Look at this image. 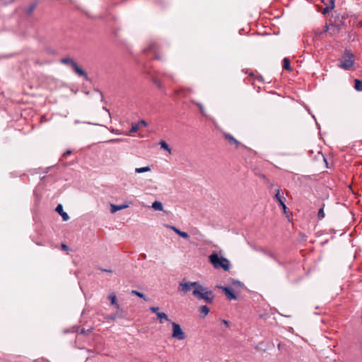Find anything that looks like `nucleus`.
Masks as SVG:
<instances>
[{
  "label": "nucleus",
  "instance_id": "nucleus-22",
  "mask_svg": "<svg viewBox=\"0 0 362 362\" xmlns=\"http://www.w3.org/2000/svg\"><path fill=\"white\" fill-rule=\"evenodd\" d=\"M131 293L132 295L136 296L141 298H143L145 301L148 300V298L143 293H141L136 290L132 291Z\"/></svg>",
  "mask_w": 362,
  "mask_h": 362
},
{
  "label": "nucleus",
  "instance_id": "nucleus-18",
  "mask_svg": "<svg viewBox=\"0 0 362 362\" xmlns=\"http://www.w3.org/2000/svg\"><path fill=\"white\" fill-rule=\"evenodd\" d=\"M157 317L159 318L160 320V323L163 324V320H165V321H168V322H172L167 314H165V313H157Z\"/></svg>",
  "mask_w": 362,
  "mask_h": 362
},
{
  "label": "nucleus",
  "instance_id": "nucleus-29",
  "mask_svg": "<svg viewBox=\"0 0 362 362\" xmlns=\"http://www.w3.org/2000/svg\"><path fill=\"white\" fill-rule=\"evenodd\" d=\"M151 80H152V82L155 85H156L158 88H162L161 82L157 78L152 77Z\"/></svg>",
  "mask_w": 362,
  "mask_h": 362
},
{
  "label": "nucleus",
  "instance_id": "nucleus-30",
  "mask_svg": "<svg viewBox=\"0 0 362 362\" xmlns=\"http://www.w3.org/2000/svg\"><path fill=\"white\" fill-rule=\"evenodd\" d=\"M319 158H322L323 160L327 164V159L320 151H318L317 154L315 156L316 159H318Z\"/></svg>",
  "mask_w": 362,
  "mask_h": 362
},
{
  "label": "nucleus",
  "instance_id": "nucleus-34",
  "mask_svg": "<svg viewBox=\"0 0 362 362\" xmlns=\"http://www.w3.org/2000/svg\"><path fill=\"white\" fill-rule=\"evenodd\" d=\"M117 317L116 316L115 314H113V315H109L106 317L107 320H112V321H114L116 320Z\"/></svg>",
  "mask_w": 362,
  "mask_h": 362
},
{
  "label": "nucleus",
  "instance_id": "nucleus-11",
  "mask_svg": "<svg viewBox=\"0 0 362 362\" xmlns=\"http://www.w3.org/2000/svg\"><path fill=\"white\" fill-rule=\"evenodd\" d=\"M223 137L230 144L235 145L236 148L240 144V143L236 139H235L233 135H231L229 133H224Z\"/></svg>",
  "mask_w": 362,
  "mask_h": 362
},
{
  "label": "nucleus",
  "instance_id": "nucleus-25",
  "mask_svg": "<svg viewBox=\"0 0 362 362\" xmlns=\"http://www.w3.org/2000/svg\"><path fill=\"white\" fill-rule=\"evenodd\" d=\"M151 170L150 167L148 166H146V167H142V168H137L135 169V172L136 173H146V172H148Z\"/></svg>",
  "mask_w": 362,
  "mask_h": 362
},
{
  "label": "nucleus",
  "instance_id": "nucleus-17",
  "mask_svg": "<svg viewBox=\"0 0 362 362\" xmlns=\"http://www.w3.org/2000/svg\"><path fill=\"white\" fill-rule=\"evenodd\" d=\"M108 298L110 299V304L112 305H115L117 309L121 310V308H120L119 305L117 302L116 296L114 293L110 294L108 296Z\"/></svg>",
  "mask_w": 362,
  "mask_h": 362
},
{
  "label": "nucleus",
  "instance_id": "nucleus-15",
  "mask_svg": "<svg viewBox=\"0 0 362 362\" xmlns=\"http://www.w3.org/2000/svg\"><path fill=\"white\" fill-rule=\"evenodd\" d=\"M110 206H111V209H110L111 213H115L117 211L127 208L129 206V205L128 204L115 205V204H111Z\"/></svg>",
  "mask_w": 362,
  "mask_h": 362
},
{
  "label": "nucleus",
  "instance_id": "nucleus-14",
  "mask_svg": "<svg viewBox=\"0 0 362 362\" xmlns=\"http://www.w3.org/2000/svg\"><path fill=\"white\" fill-rule=\"evenodd\" d=\"M60 62L66 66H70L71 69L74 66V64H76V62L69 57L62 58L60 59Z\"/></svg>",
  "mask_w": 362,
  "mask_h": 362
},
{
  "label": "nucleus",
  "instance_id": "nucleus-5",
  "mask_svg": "<svg viewBox=\"0 0 362 362\" xmlns=\"http://www.w3.org/2000/svg\"><path fill=\"white\" fill-rule=\"evenodd\" d=\"M199 284L200 283L199 281H194V282L188 281V282H180L179 285L181 287V291L185 293H187L189 291H190L192 290V288L197 289Z\"/></svg>",
  "mask_w": 362,
  "mask_h": 362
},
{
  "label": "nucleus",
  "instance_id": "nucleus-7",
  "mask_svg": "<svg viewBox=\"0 0 362 362\" xmlns=\"http://www.w3.org/2000/svg\"><path fill=\"white\" fill-rule=\"evenodd\" d=\"M217 288L221 289L224 293L228 299L236 300L238 298L237 295L234 293L233 290L230 287L217 286Z\"/></svg>",
  "mask_w": 362,
  "mask_h": 362
},
{
  "label": "nucleus",
  "instance_id": "nucleus-26",
  "mask_svg": "<svg viewBox=\"0 0 362 362\" xmlns=\"http://www.w3.org/2000/svg\"><path fill=\"white\" fill-rule=\"evenodd\" d=\"M139 129V124L132 123V127H131V129L129 130V134H132V133L136 132Z\"/></svg>",
  "mask_w": 362,
  "mask_h": 362
},
{
  "label": "nucleus",
  "instance_id": "nucleus-36",
  "mask_svg": "<svg viewBox=\"0 0 362 362\" xmlns=\"http://www.w3.org/2000/svg\"><path fill=\"white\" fill-rule=\"evenodd\" d=\"M61 248L62 250L64 251H68L69 250V247L67 245H66L65 243H62L61 245Z\"/></svg>",
  "mask_w": 362,
  "mask_h": 362
},
{
  "label": "nucleus",
  "instance_id": "nucleus-41",
  "mask_svg": "<svg viewBox=\"0 0 362 362\" xmlns=\"http://www.w3.org/2000/svg\"><path fill=\"white\" fill-rule=\"evenodd\" d=\"M155 2L158 4H162L163 3L162 0H155Z\"/></svg>",
  "mask_w": 362,
  "mask_h": 362
},
{
  "label": "nucleus",
  "instance_id": "nucleus-1",
  "mask_svg": "<svg viewBox=\"0 0 362 362\" xmlns=\"http://www.w3.org/2000/svg\"><path fill=\"white\" fill-rule=\"evenodd\" d=\"M192 295L197 300H204L207 303H212L215 297L212 291L209 290L208 288L203 286L201 284H199L197 289H193Z\"/></svg>",
  "mask_w": 362,
  "mask_h": 362
},
{
  "label": "nucleus",
  "instance_id": "nucleus-35",
  "mask_svg": "<svg viewBox=\"0 0 362 362\" xmlns=\"http://www.w3.org/2000/svg\"><path fill=\"white\" fill-rule=\"evenodd\" d=\"M233 285H237V286H243V284L242 282H240V281H238V280H233Z\"/></svg>",
  "mask_w": 362,
  "mask_h": 362
},
{
  "label": "nucleus",
  "instance_id": "nucleus-10",
  "mask_svg": "<svg viewBox=\"0 0 362 362\" xmlns=\"http://www.w3.org/2000/svg\"><path fill=\"white\" fill-rule=\"evenodd\" d=\"M274 199H276L277 200L279 206L282 208V209L284 211H286L287 207L284 203L285 198L282 195H281L279 189L276 190V193L274 195Z\"/></svg>",
  "mask_w": 362,
  "mask_h": 362
},
{
  "label": "nucleus",
  "instance_id": "nucleus-42",
  "mask_svg": "<svg viewBox=\"0 0 362 362\" xmlns=\"http://www.w3.org/2000/svg\"><path fill=\"white\" fill-rule=\"evenodd\" d=\"M80 334H86V331L84 329H82L80 332Z\"/></svg>",
  "mask_w": 362,
  "mask_h": 362
},
{
  "label": "nucleus",
  "instance_id": "nucleus-43",
  "mask_svg": "<svg viewBox=\"0 0 362 362\" xmlns=\"http://www.w3.org/2000/svg\"><path fill=\"white\" fill-rule=\"evenodd\" d=\"M257 80L259 81H263V77L262 76H259L258 78H257Z\"/></svg>",
  "mask_w": 362,
  "mask_h": 362
},
{
  "label": "nucleus",
  "instance_id": "nucleus-40",
  "mask_svg": "<svg viewBox=\"0 0 362 362\" xmlns=\"http://www.w3.org/2000/svg\"><path fill=\"white\" fill-rule=\"evenodd\" d=\"M102 272H107V273H112V271L111 269H100Z\"/></svg>",
  "mask_w": 362,
  "mask_h": 362
},
{
  "label": "nucleus",
  "instance_id": "nucleus-27",
  "mask_svg": "<svg viewBox=\"0 0 362 362\" xmlns=\"http://www.w3.org/2000/svg\"><path fill=\"white\" fill-rule=\"evenodd\" d=\"M324 206L325 205L323 204L322 206L319 209L318 211V213H317V217L320 220H322V218H325V212H324Z\"/></svg>",
  "mask_w": 362,
  "mask_h": 362
},
{
  "label": "nucleus",
  "instance_id": "nucleus-13",
  "mask_svg": "<svg viewBox=\"0 0 362 362\" xmlns=\"http://www.w3.org/2000/svg\"><path fill=\"white\" fill-rule=\"evenodd\" d=\"M55 211L61 215L63 221H68L69 219L68 214L64 211L62 204H58L55 209Z\"/></svg>",
  "mask_w": 362,
  "mask_h": 362
},
{
  "label": "nucleus",
  "instance_id": "nucleus-28",
  "mask_svg": "<svg viewBox=\"0 0 362 362\" xmlns=\"http://www.w3.org/2000/svg\"><path fill=\"white\" fill-rule=\"evenodd\" d=\"M195 105L199 107L200 113L202 115L206 116V112H205V110H204V107L202 105V104L200 103H195Z\"/></svg>",
  "mask_w": 362,
  "mask_h": 362
},
{
  "label": "nucleus",
  "instance_id": "nucleus-2",
  "mask_svg": "<svg viewBox=\"0 0 362 362\" xmlns=\"http://www.w3.org/2000/svg\"><path fill=\"white\" fill-rule=\"evenodd\" d=\"M339 67L344 70H350L354 64L355 56L349 49H345L343 55L339 59Z\"/></svg>",
  "mask_w": 362,
  "mask_h": 362
},
{
  "label": "nucleus",
  "instance_id": "nucleus-19",
  "mask_svg": "<svg viewBox=\"0 0 362 362\" xmlns=\"http://www.w3.org/2000/svg\"><path fill=\"white\" fill-rule=\"evenodd\" d=\"M199 313L200 314H203V317H204L206 315H207L210 311L209 307L206 305H201L199 308Z\"/></svg>",
  "mask_w": 362,
  "mask_h": 362
},
{
  "label": "nucleus",
  "instance_id": "nucleus-33",
  "mask_svg": "<svg viewBox=\"0 0 362 362\" xmlns=\"http://www.w3.org/2000/svg\"><path fill=\"white\" fill-rule=\"evenodd\" d=\"M149 310L153 313H156L157 315V313H159L158 312V310H159V308L158 307H151L149 308Z\"/></svg>",
  "mask_w": 362,
  "mask_h": 362
},
{
  "label": "nucleus",
  "instance_id": "nucleus-24",
  "mask_svg": "<svg viewBox=\"0 0 362 362\" xmlns=\"http://www.w3.org/2000/svg\"><path fill=\"white\" fill-rule=\"evenodd\" d=\"M159 144L160 145V148L167 151L169 153H171V148H170L169 145L165 141H161Z\"/></svg>",
  "mask_w": 362,
  "mask_h": 362
},
{
  "label": "nucleus",
  "instance_id": "nucleus-32",
  "mask_svg": "<svg viewBox=\"0 0 362 362\" xmlns=\"http://www.w3.org/2000/svg\"><path fill=\"white\" fill-rule=\"evenodd\" d=\"M117 312L115 313L117 317H122V313L123 310L121 308V310L117 309Z\"/></svg>",
  "mask_w": 362,
  "mask_h": 362
},
{
  "label": "nucleus",
  "instance_id": "nucleus-8",
  "mask_svg": "<svg viewBox=\"0 0 362 362\" xmlns=\"http://www.w3.org/2000/svg\"><path fill=\"white\" fill-rule=\"evenodd\" d=\"M72 70L78 76L83 77L84 80H86L87 81H90V78H89L87 73L83 69L79 67L77 63L76 64H74V66L72 67Z\"/></svg>",
  "mask_w": 362,
  "mask_h": 362
},
{
  "label": "nucleus",
  "instance_id": "nucleus-37",
  "mask_svg": "<svg viewBox=\"0 0 362 362\" xmlns=\"http://www.w3.org/2000/svg\"><path fill=\"white\" fill-rule=\"evenodd\" d=\"M138 124H139V127H140V126H143V127H146V126H147V123H146V122L145 120H144V119H141V120L139 122V123H138Z\"/></svg>",
  "mask_w": 362,
  "mask_h": 362
},
{
  "label": "nucleus",
  "instance_id": "nucleus-23",
  "mask_svg": "<svg viewBox=\"0 0 362 362\" xmlns=\"http://www.w3.org/2000/svg\"><path fill=\"white\" fill-rule=\"evenodd\" d=\"M283 68L286 70H291V64L288 58H284L283 60Z\"/></svg>",
  "mask_w": 362,
  "mask_h": 362
},
{
  "label": "nucleus",
  "instance_id": "nucleus-39",
  "mask_svg": "<svg viewBox=\"0 0 362 362\" xmlns=\"http://www.w3.org/2000/svg\"><path fill=\"white\" fill-rule=\"evenodd\" d=\"M268 255H269V257L272 258L274 260H276V257L274 254L269 253Z\"/></svg>",
  "mask_w": 362,
  "mask_h": 362
},
{
  "label": "nucleus",
  "instance_id": "nucleus-44",
  "mask_svg": "<svg viewBox=\"0 0 362 362\" xmlns=\"http://www.w3.org/2000/svg\"><path fill=\"white\" fill-rule=\"evenodd\" d=\"M274 261L276 262L277 264H279V265H282L283 264L282 262H280L277 258H276V260H274Z\"/></svg>",
  "mask_w": 362,
  "mask_h": 362
},
{
  "label": "nucleus",
  "instance_id": "nucleus-9",
  "mask_svg": "<svg viewBox=\"0 0 362 362\" xmlns=\"http://www.w3.org/2000/svg\"><path fill=\"white\" fill-rule=\"evenodd\" d=\"M37 5H38V1H35L32 2L31 4H30L23 10L25 14L27 16H28V17L32 16L33 14L34 11L37 8Z\"/></svg>",
  "mask_w": 362,
  "mask_h": 362
},
{
  "label": "nucleus",
  "instance_id": "nucleus-20",
  "mask_svg": "<svg viewBox=\"0 0 362 362\" xmlns=\"http://www.w3.org/2000/svg\"><path fill=\"white\" fill-rule=\"evenodd\" d=\"M152 208L156 211H162L163 209V204L159 201H155L152 204Z\"/></svg>",
  "mask_w": 362,
  "mask_h": 362
},
{
  "label": "nucleus",
  "instance_id": "nucleus-16",
  "mask_svg": "<svg viewBox=\"0 0 362 362\" xmlns=\"http://www.w3.org/2000/svg\"><path fill=\"white\" fill-rule=\"evenodd\" d=\"M329 4L326 6L322 11V13L324 15L329 13L334 8L335 0H329Z\"/></svg>",
  "mask_w": 362,
  "mask_h": 362
},
{
  "label": "nucleus",
  "instance_id": "nucleus-45",
  "mask_svg": "<svg viewBox=\"0 0 362 362\" xmlns=\"http://www.w3.org/2000/svg\"><path fill=\"white\" fill-rule=\"evenodd\" d=\"M261 177H262V178H263L264 180H267V179H266V176H265L264 175H261Z\"/></svg>",
  "mask_w": 362,
  "mask_h": 362
},
{
  "label": "nucleus",
  "instance_id": "nucleus-21",
  "mask_svg": "<svg viewBox=\"0 0 362 362\" xmlns=\"http://www.w3.org/2000/svg\"><path fill=\"white\" fill-rule=\"evenodd\" d=\"M354 88L357 91H362V81L359 79L354 80Z\"/></svg>",
  "mask_w": 362,
  "mask_h": 362
},
{
  "label": "nucleus",
  "instance_id": "nucleus-46",
  "mask_svg": "<svg viewBox=\"0 0 362 362\" xmlns=\"http://www.w3.org/2000/svg\"><path fill=\"white\" fill-rule=\"evenodd\" d=\"M308 153H309L310 154H312V153H313V151H308Z\"/></svg>",
  "mask_w": 362,
  "mask_h": 362
},
{
  "label": "nucleus",
  "instance_id": "nucleus-12",
  "mask_svg": "<svg viewBox=\"0 0 362 362\" xmlns=\"http://www.w3.org/2000/svg\"><path fill=\"white\" fill-rule=\"evenodd\" d=\"M170 228H171L176 234L179 236L182 237L184 239L188 240L189 238V235L187 232H184L180 230L179 228L174 226H168Z\"/></svg>",
  "mask_w": 362,
  "mask_h": 362
},
{
  "label": "nucleus",
  "instance_id": "nucleus-38",
  "mask_svg": "<svg viewBox=\"0 0 362 362\" xmlns=\"http://www.w3.org/2000/svg\"><path fill=\"white\" fill-rule=\"evenodd\" d=\"M221 322L225 325H226L227 327H229L230 325V322L226 320H222Z\"/></svg>",
  "mask_w": 362,
  "mask_h": 362
},
{
  "label": "nucleus",
  "instance_id": "nucleus-4",
  "mask_svg": "<svg viewBox=\"0 0 362 362\" xmlns=\"http://www.w3.org/2000/svg\"><path fill=\"white\" fill-rule=\"evenodd\" d=\"M173 327L172 337L178 340H183L185 339L186 335L182 329L180 325L175 322H170Z\"/></svg>",
  "mask_w": 362,
  "mask_h": 362
},
{
  "label": "nucleus",
  "instance_id": "nucleus-31",
  "mask_svg": "<svg viewBox=\"0 0 362 362\" xmlns=\"http://www.w3.org/2000/svg\"><path fill=\"white\" fill-rule=\"evenodd\" d=\"M71 153H72V152H71V150H69V149H68V150H66V151L62 154V158H66V156H68L71 155Z\"/></svg>",
  "mask_w": 362,
  "mask_h": 362
},
{
  "label": "nucleus",
  "instance_id": "nucleus-3",
  "mask_svg": "<svg viewBox=\"0 0 362 362\" xmlns=\"http://www.w3.org/2000/svg\"><path fill=\"white\" fill-rule=\"evenodd\" d=\"M209 261L216 269L222 268L226 272L230 269L229 260L223 257H220L216 252L209 255Z\"/></svg>",
  "mask_w": 362,
  "mask_h": 362
},
{
  "label": "nucleus",
  "instance_id": "nucleus-6",
  "mask_svg": "<svg viewBox=\"0 0 362 362\" xmlns=\"http://www.w3.org/2000/svg\"><path fill=\"white\" fill-rule=\"evenodd\" d=\"M158 45L156 41H150L147 47H146L143 52L144 53L152 52L154 54V58L156 59H160V57L158 54Z\"/></svg>",
  "mask_w": 362,
  "mask_h": 362
}]
</instances>
